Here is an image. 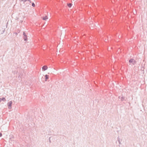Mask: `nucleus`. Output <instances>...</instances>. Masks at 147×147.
I'll return each instance as SVG.
<instances>
[{"mask_svg": "<svg viewBox=\"0 0 147 147\" xmlns=\"http://www.w3.org/2000/svg\"><path fill=\"white\" fill-rule=\"evenodd\" d=\"M117 140L119 142V144L121 145L122 144L121 142V141H122V140H121L120 138L119 137H118L117 138Z\"/></svg>", "mask_w": 147, "mask_h": 147, "instance_id": "nucleus-4", "label": "nucleus"}, {"mask_svg": "<svg viewBox=\"0 0 147 147\" xmlns=\"http://www.w3.org/2000/svg\"><path fill=\"white\" fill-rule=\"evenodd\" d=\"M134 60V59H130L129 60V63H132Z\"/></svg>", "mask_w": 147, "mask_h": 147, "instance_id": "nucleus-11", "label": "nucleus"}, {"mask_svg": "<svg viewBox=\"0 0 147 147\" xmlns=\"http://www.w3.org/2000/svg\"><path fill=\"white\" fill-rule=\"evenodd\" d=\"M23 34L24 35V40L25 41L27 40V36L24 32H23Z\"/></svg>", "mask_w": 147, "mask_h": 147, "instance_id": "nucleus-2", "label": "nucleus"}, {"mask_svg": "<svg viewBox=\"0 0 147 147\" xmlns=\"http://www.w3.org/2000/svg\"><path fill=\"white\" fill-rule=\"evenodd\" d=\"M5 31V29H4L3 31H2L3 32L1 33V34H2Z\"/></svg>", "mask_w": 147, "mask_h": 147, "instance_id": "nucleus-15", "label": "nucleus"}, {"mask_svg": "<svg viewBox=\"0 0 147 147\" xmlns=\"http://www.w3.org/2000/svg\"><path fill=\"white\" fill-rule=\"evenodd\" d=\"M72 5V4L69 3L67 4V6L69 7H71Z\"/></svg>", "mask_w": 147, "mask_h": 147, "instance_id": "nucleus-9", "label": "nucleus"}, {"mask_svg": "<svg viewBox=\"0 0 147 147\" xmlns=\"http://www.w3.org/2000/svg\"><path fill=\"white\" fill-rule=\"evenodd\" d=\"M49 76L47 75H46L45 76V81H46L49 78Z\"/></svg>", "mask_w": 147, "mask_h": 147, "instance_id": "nucleus-7", "label": "nucleus"}, {"mask_svg": "<svg viewBox=\"0 0 147 147\" xmlns=\"http://www.w3.org/2000/svg\"><path fill=\"white\" fill-rule=\"evenodd\" d=\"M51 137H50L49 138V142L51 143V140H50V138H51Z\"/></svg>", "mask_w": 147, "mask_h": 147, "instance_id": "nucleus-14", "label": "nucleus"}, {"mask_svg": "<svg viewBox=\"0 0 147 147\" xmlns=\"http://www.w3.org/2000/svg\"><path fill=\"white\" fill-rule=\"evenodd\" d=\"M136 63V61L134 60L133 61V62L132 63L133 65H135Z\"/></svg>", "mask_w": 147, "mask_h": 147, "instance_id": "nucleus-12", "label": "nucleus"}, {"mask_svg": "<svg viewBox=\"0 0 147 147\" xmlns=\"http://www.w3.org/2000/svg\"><path fill=\"white\" fill-rule=\"evenodd\" d=\"M12 104V102L11 101H10L8 103V106L9 107V109H11V106Z\"/></svg>", "mask_w": 147, "mask_h": 147, "instance_id": "nucleus-1", "label": "nucleus"}, {"mask_svg": "<svg viewBox=\"0 0 147 147\" xmlns=\"http://www.w3.org/2000/svg\"><path fill=\"white\" fill-rule=\"evenodd\" d=\"M47 67L46 65L43 66L42 67V69L44 71H45L47 69Z\"/></svg>", "mask_w": 147, "mask_h": 147, "instance_id": "nucleus-3", "label": "nucleus"}, {"mask_svg": "<svg viewBox=\"0 0 147 147\" xmlns=\"http://www.w3.org/2000/svg\"><path fill=\"white\" fill-rule=\"evenodd\" d=\"M48 19V17L47 16H46L44 17L43 18V19L44 20H46Z\"/></svg>", "mask_w": 147, "mask_h": 147, "instance_id": "nucleus-10", "label": "nucleus"}, {"mask_svg": "<svg viewBox=\"0 0 147 147\" xmlns=\"http://www.w3.org/2000/svg\"><path fill=\"white\" fill-rule=\"evenodd\" d=\"M2 136V134L1 133H0V137H1Z\"/></svg>", "mask_w": 147, "mask_h": 147, "instance_id": "nucleus-16", "label": "nucleus"}, {"mask_svg": "<svg viewBox=\"0 0 147 147\" xmlns=\"http://www.w3.org/2000/svg\"><path fill=\"white\" fill-rule=\"evenodd\" d=\"M32 6L33 7H34L35 6V5L34 4V3H32Z\"/></svg>", "mask_w": 147, "mask_h": 147, "instance_id": "nucleus-13", "label": "nucleus"}, {"mask_svg": "<svg viewBox=\"0 0 147 147\" xmlns=\"http://www.w3.org/2000/svg\"><path fill=\"white\" fill-rule=\"evenodd\" d=\"M5 99L4 97H3L2 98H0V102H1L2 101H5Z\"/></svg>", "mask_w": 147, "mask_h": 147, "instance_id": "nucleus-6", "label": "nucleus"}, {"mask_svg": "<svg viewBox=\"0 0 147 147\" xmlns=\"http://www.w3.org/2000/svg\"><path fill=\"white\" fill-rule=\"evenodd\" d=\"M16 34H17H17H18L17 33H16Z\"/></svg>", "mask_w": 147, "mask_h": 147, "instance_id": "nucleus-18", "label": "nucleus"}, {"mask_svg": "<svg viewBox=\"0 0 147 147\" xmlns=\"http://www.w3.org/2000/svg\"><path fill=\"white\" fill-rule=\"evenodd\" d=\"M29 1V2L30 3L31 2V1L30 0H22L21 1L22 2H23L24 3L25 2H26V1Z\"/></svg>", "mask_w": 147, "mask_h": 147, "instance_id": "nucleus-5", "label": "nucleus"}, {"mask_svg": "<svg viewBox=\"0 0 147 147\" xmlns=\"http://www.w3.org/2000/svg\"><path fill=\"white\" fill-rule=\"evenodd\" d=\"M118 98H119V99H120V98H121V97H120V96H119V97H118Z\"/></svg>", "mask_w": 147, "mask_h": 147, "instance_id": "nucleus-17", "label": "nucleus"}, {"mask_svg": "<svg viewBox=\"0 0 147 147\" xmlns=\"http://www.w3.org/2000/svg\"><path fill=\"white\" fill-rule=\"evenodd\" d=\"M125 97L124 96H122L121 97V101H123L124 100H125Z\"/></svg>", "mask_w": 147, "mask_h": 147, "instance_id": "nucleus-8", "label": "nucleus"}]
</instances>
